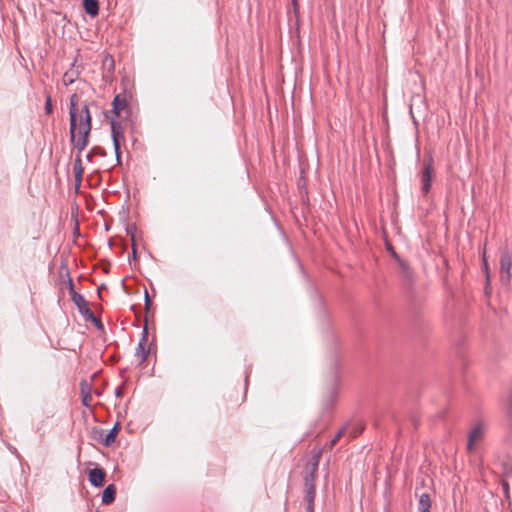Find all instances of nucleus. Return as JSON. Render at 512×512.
I'll list each match as a JSON object with an SVG mask.
<instances>
[{"instance_id": "obj_34", "label": "nucleus", "mask_w": 512, "mask_h": 512, "mask_svg": "<svg viewBox=\"0 0 512 512\" xmlns=\"http://www.w3.org/2000/svg\"><path fill=\"white\" fill-rule=\"evenodd\" d=\"M97 294H98L99 297H101L100 289H98Z\"/></svg>"}, {"instance_id": "obj_11", "label": "nucleus", "mask_w": 512, "mask_h": 512, "mask_svg": "<svg viewBox=\"0 0 512 512\" xmlns=\"http://www.w3.org/2000/svg\"><path fill=\"white\" fill-rule=\"evenodd\" d=\"M127 106V99L125 95L117 94L112 101V111L114 118H118L122 110Z\"/></svg>"}, {"instance_id": "obj_8", "label": "nucleus", "mask_w": 512, "mask_h": 512, "mask_svg": "<svg viewBox=\"0 0 512 512\" xmlns=\"http://www.w3.org/2000/svg\"><path fill=\"white\" fill-rule=\"evenodd\" d=\"M432 172H433V167H432L431 162L425 164L424 169L421 173L423 194H427L430 191L431 182H432Z\"/></svg>"}, {"instance_id": "obj_16", "label": "nucleus", "mask_w": 512, "mask_h": 512, "mask_svg": "<svg viewBox=\"0 0 512 512\" xmlns=\"http://www.w3.org/2000/svg\"><path fill=\"white\" fill-rule=\"evenodd\" d=\"M83 7L85 12L91 17H95L99 14V4L97 0H83Z\"/></svg>"}, {"instance_id": "obj_3", "label": "nucleus", "mask_w": 512, "mask_h": 512, "mask_svg": "<svg viewBox=\"0 0 512 512\" xmlns=\"http://www.w3.org/2000/svg\"><path fill=\"white\" fill-rule=\"evenodd\" d=\"M111 137L114 151L118 163H121V144L125 141L124 131L121 123L115 118H111Z\"/></svg>"}, {"instance_id": "obj_19", "label": "nucleus", "mask_w": 512, "mask_h": 512, "mask_svg": "<svg viewBox=\"0 0 512 512\" xmlns=\"http://www.w3.org/2000/svg\"><path fill=\"white\" fill-rule=\"evenodd\" d=\"M73 172L76 182L80 183L83 177V167L80 153L77 155L74 161Z\"/></svg>"}, {"instance_id": "obj_35", "label": "nucleus", "mask_w": 512, "mask_h": 512, "mask_svg": "<svg viewBox=\"0 0 512 512\" xmlns=\"http://www.w3.org/2000/svg\"><path fill=\"white\" fill-rule=\"evenodd\" d=\"M292 3L294 4V6H296L297 4L296 0H292Z\"/></svg>"}, {"instance_id": "obj_31", "label": "nucleus", "mask_w": 512, "mask_h": 512, "mask_svg": "<svg viewBox=\"0 0 512 512\" xmlns=\"http://www.w3.org/2000/svg\"><path fill=\"white\" fill-rule=\"evenodd\" d=\"M392 256L398 262V258H400V256L395 251L392 252Z\"/></svg>"}, {"instance_id": "obj_17", "label": "nucleus", "mask_w": 512, "mask_h": 512, "mask_svg": "<svg viewBox=\"0 0 512 512\" xmlns=\"http://www.w3.org/2000/svg\"><path fill=\"white\" fill-rule=\"evenodd\" d=\"M398 266H399L402 277L404 279H406L407 281H412L413 271L410 268L409 264L402 258H398Z\"/></svg>"}, {"instance_id": "obj_6", "label": "nucleus", "mask_w": 512, "mask_h": 512, "mask_svg": "<svg viewBox=\"0 0 512 512\" xmlns=\"http://www.w3.org/2000/svg\"><path fill=\"white\" fill-rule=\"evenodd\" d=\"M484 436V429L481 424H477L472 428V430L469 433L468 437V443H467V450L469 452H472L474 450L476 442L481 440Z\"/></svg>"}, {"instance_id": "obj_29", "label": "nucleus", "mask_w": 512, "mask_h": 512, "mask_svg": "<svg viewBox=\"0 0 512 512\" xmlns=\"http://www.w3.org/2000/svg\"><path fill=\"white\" fill-rule=\"evenodd\" d=\"M127 232L131 235V240L133 242V244H132V256H133V258H136V246L134 244V234L131 232L130 229H128Z\"/></svg>"}, {"instance_id": "obj_13", "label": "nucleus", "mask_w": 512, "mask_h": 512, "mask_svg": "<svg viewBox=\"0 0 512 512\" xmlns=\"http://www.w3.org/2000/svg\"><path fill=\"white\" fill-rule=\"evenodd\" d=\"M81 395H82V403L86 407L91 406L92 395H91V385L86 381H82L80 383Z\"/></svg>"}, {"instance_id": "obj_18", "label": "nucleus", "mask_w": 512, "mask_h": 512, "mask_svg": "<svg viewBox=\"0 0 512 512\" xmlns=\"http://www.w3.org/2000/svg\"><path fill=\"white\" fill-rule=\"evenodd\" d=\"M316 476H317L316 474L305 473L304 493H308L309 491H312V493H316V490H315Z\"/></svg>"}, {"instance_id": "obj_21", "label": "nucleus", "mask_w": 512, "mask_h": 512, "mask_svg": "<svg viewBox=\"0 0 512 512\" xmlns=\"http://www.w3.org/2000/svg\"><path fill=\"white\" fill-rule=\"evenodd\" d=\"M315 494L316 493H312V491L304 493V499L306 501V512H314Z\"/></svg>"}, {"instance_id": "obj_10", "label": "nucleus", "mask_w": 512, "mask_h": 512, "mask_svg": "<svg viewBox=\"0 0 512 512\" xmlns=\"http://www.w3.org/2000/svg\"><path fill=\"white\" fill-rule=\"evenodd\" d=\"M322 456V449L313 450L311 459L305 466V473L316 474L318 471L319 462Z\"/></svg>"}, {"instance_id": "obj_15", "label": "nucleus", "mask_w": 512, "mask_h": 512, "mask_svg": "<svg viewBox=\"0 0 512 512\" xmlns=\"http://www.w3.org/2000/svg\"><path fill=\"white\" fill-rule=\"evenodd\" d=\"M116 497V487L114 484L108 485L102 494V503L105 505L111 504Z\"/></svg>"}, {"instance_id": "obj_24", "label": "nucleus", "mask_w": 512, "mask_h": 512, "mask_svg": "<svg viewBox=\"0 0 512 512\" xmlns=\"http://www.w3.org/2000/svg\"><path fill=\"white\" fill-rule=\"evenodd\" d=\"M505 410L507 412V414L512 417V388H511V391L509 392L508 396H507V399L505 401Z\"/></svg>"}, {"instance_id": "obj_7", "label": "nucleus", "mask_w": 512, "mask_h": 512, "mask_svg": "<svg viewBox=\"0 0 512 512\" xmlns=\"http://www.w3.org/2000/svg\"><path fill=\"white\" fill-rule=\"evenodd\" d=\"M72 301L76 305V307L79 310V313L84 317V319L93 312L89 307L88 301L80 293H74Z\"/></svg>"}, {"instance_id": "obj_9", "label": "nucleus", "mask_w": 512, "mask_h": 512, "mask_svg": "<svg viewBox=\"0 0 512 512\" xmlns=\"http://www.w3.org/2000/svg\"><path fill=\"white\" fill-rule=\"evenodd\" d=\"M106 473L102 468H94L89 471V481L94 487H101L104 484Z\"/></svg>"}, {"instance_id": "obj_5", "label": "nucleus", "mask_w": 512, "mask_h": 512, "mask_svg": "<svg viewBox=\"0 0 512 512\" xmlns=\"http://www.w3.org/2000/svg\"><path fill=\"white\" fill-rule=\"evenodd\" d=\"M512 259L510 253L505 250L500 257V279L502 283H509L511 279Z\"/></svg>"}, {"instance_id": "obj_2", "label": "nucleus", "mask_w": 512, "mask_h": 512, "mask_svg": "<svg viewBox=\"0 0 512 512\" xmlns=\"http://www.w3.org/2000/svg\"><path fill=\"white\" fill-rule=\"evenodd\" d=\"M340 388V377L337 371H334L325 387L322 398V416L325 417L329 414L338 399V392Z\"/></svg>"}, {"instance_id": "obj_30", "label": "nucleus", "mask_w": 512, "mask_h": 512, "mask_svg": "<svg viewBox=\"0 0 512 512\" xmlns=\"http://www.w3.org/2000/svg\"><path fill=\"white\" fill-rule=\"evenodd\" d=\"M151 304H152V301L149 297L148 291L145 290V308H146V310H149Z\"/></svg>"}, {"instance_id": "obj_33", "label": "nucleus", "mask_w": 512, "mask_h": 512, "mask_svg": "<svg viewBox=\"0 0 512 512\" xmlns=\"http://www.w3.org/2000/svg\"><path fill=\"white\" fill-rule=\"evenodd\" d=\"M110 62H111V65L114 66V60L112 58L110 59Z\"/></svg>"}, {"instance_id": "obj_4", "label": "nucleus", "mask_w": 512, "mask_h": 512, "mask_svg": "<svg viewBox=\"0 0 512 512\" xmlns=\"http://www.w3.org/2000/svg\"><path fill=\"white\" fill-rule=\"evenodd\" d=\"M150 354V347H148V328L144 326L141 338L135 351L137 365L142 366Z\"/></svg>"}, {"instance_id": "obj_28", "label": "nucleus", "mask_w": 512, "mask_h": 512, "mask_svg": "<svg viewBox=\"0 0 512 512\" xmlns=\"http://www.w3.org/2000/svg\"><path fill=\"white\" fill-rule=\"evenodd\" d=\"M68 288H69V294L71 297V300H73V294L77 293L74 289L73 280L71 278L68 279Z\"/></svg>"}, {"instance_id": "obj_1", "label": "nucleus", "mask_w": 512, "mask_h": 512, "mask_svg": "<svg viewBox=\"0 0 512 512\" xmlns=\"http://www.w3.org/2000/svg\"><path fill=\"white\" fill-rule=\"evenodd\" d=\"M70 140L78 152H82L88 145V138L92 129V117L86 102L80 103L78 94L73 93L69 102Z\"/></svg>"}, {"instance_id": "obj_20", "label": "nucleus", "mask_w": 512, "mask_h": 512, "mask_svg": "<svg viewBox=\"0 0 512 512\" xmlns=\"http://www.w3.org/2000/svg\"><path fill=\"white\" fill-rule=\"evenodd\" d=\"M118 433V424L116 423L114 427L106 434L104 440L102 441L103 445L106 447L111 446L116 441V435Z\"/></svg>"}, {"instance_id": "obj_32", "label": "nucleus", "mask_w": 512, "mask_h": 512, "mask_svg": "<svg viewBox=\"0 0 512 512\" xmlns=\"http://www.w3.org/2000/svg\"><path fill=\"white\" fill-rule=\"evenodd\" d=\"M87 160L91 161L92 159V154L91 153H88L87 156H86Z\"/></svg>"}, {"instance_id": "obj_25", "label": "nucleus", "mask_w": 512, "mask_h": 512, "mask_svg": "<svg viewBox=\"0 0 512 512\" xmlns=\"http://www.w3.org/2000/svg\"><path fill=\"white\" fill-rule=\"evenodd\" d=\"M44 110H45V113L48 115L53 112L52 100H51V96L49 93H47L46 97H45Z\"/></svg>"}, {"instance_id": "obj_22", "label": "nucleus", "mask_w": 512, "mask_h": 512, "mask_svg": "<svg viewBox=\"0 0 512 512\" xmlns=\"http://www.w3.org/2000/svg\"><path fill=\"white\" fill-rule=\"evenodd\" d=\"M346 427H342L337 433L336 435L331 439V441L327 444V447L329 449H332L336 444L337 442L339 441V439L346 433Z\"/></svg>"}, {"instance_id": "obj_27", "label": "nucleus", "mask_w": 512, "mask_h": 512, "mask_svg": "<svg viewBox=\"0 0 512 512\" xmlns=\"http://www.w3.org/2000/svg\"><path fill=\"white\" fill-rule=\"evenodd\" d=\"M482 262H483V271H484V273L486 275V281H487V283H489V281H490V271H489V265H488L485 253L482 256Z\"/></svg>"}, {"instance_id": "obj_26", "label": "nucleus", "mask_w": 512, "mask_h": 512, "mask_svg": "<svg viewBox=\"0 0 512 512\" xmlns=\"http://www.w3.org/2000/svg\"><path fill=\"white\" fill-rule=\"evenodd\" d=\"M364 430V427L362 424H358L356 425L355 427H353L350 431H349V434H350V437L351 438H356L358 437L362 431Z\"/></svg>"}, {"instance_id": "obj_23", "label": "nucleus", "mask_w": 512, "mask_h": 512, "mask_svg": "<svg viewBox=\"0 0 512 512\" xmlns=\"http://www.w3.org/2000/svg\"><path fill=\"white\" fill-rule=\"evenodd\" d=\"M86 321H90L92 322L93 324H95V326L98 328V329H103L104 326H103V323L101 322V320L99 318H97L94 313L92 312L90 315H88L86 318H85Z\"/></svg>"}, {"instance_id": "obj_12", "label": "nucleus", "mask_w": 512, "mask_h": 512, "mask_svg": "<svg viewBox=\"0 0 512 512\" xmlns=\"http://www.w3.org/2000/svg\"><path fill=\"white\" fill-rule=\"evenodd\" d=\"M76 62L77 59L72 63V68L69 71H66L63 75L62 81L65 86L73 84L80 75V70L78 68L74 69Z\"/></svg>"}, {"instance_id": "obj_14", "label": "nucleus", "mask_w": 512, "mask_h": 512, "mask_svg": "<svg viewBox=\"0 0 512 512\" xmlns=\"http://www.w3.org/2000/svg\"><path fill=\"white\" fill-rule=\"evenodd\" d=\"M416 495L419 497L418 501V511L419 512H430L431 508V498L430 495L426 492H423L421 494H418L416 492Z\"/></svg>"}]
</instances>
